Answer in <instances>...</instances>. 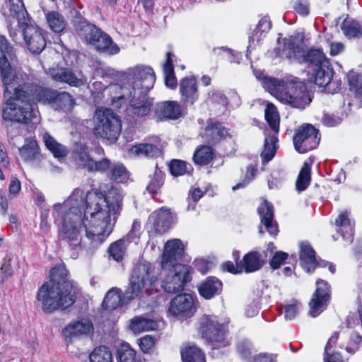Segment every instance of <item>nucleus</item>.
<instances>
[{"label": "nucleus", "mask_w": 362, "mask_h": 362, "mask_svg": "<svg viewBox=\"0 0 362 362\" xmlns=\"http://www.w3.org/2000/svg\"><path fill=\"white\" fill-rule=\"evenodd\" d=\"M222 289L221 282L215 277H209L198 286L199 294L206 299H210L219 294Z\"/></svg>", "instance_id": "nucleus-29"}, {"label": "nucleus", "mask_w": 362, "mask_h": 362, "mask_svg": "<svg viewBox=\"0 0 362 362\" xmlns=\"http://www.w3.org/2000/svg\"><path fill=\"white\" fill-rule=\"evenodd\" d=\"M130 153L133 155L146 158H157L162 153L159 148L150 144L135 145L131 148Z\"/></svg>", "instance_id": "nucleus-33"}, {"label": "nucleus", "mask_w": 362, "mask_h": 362, "mask_svg": "<svg viewBox=\"0 0 362 362\" xmlns=\"http://www.w3.org/2000/svg\"><path fill=\"white\" fill-rule=\"evenodd\" d=\"M140 235L141 223L138 221H134L130 231L124 238L126 241L136 243L139 239Z\"/></svg>", "instance_id": "nucleus-57"}, {"label": "nucleus", "mask_w": 362, "mask_h": 362, "mask_svg": "<svg viewBox=\"0 0 362 362\" xmlns=\"http://www.w3.org/2000/svg\"><path fill=\"white\" fill-rule=\"evenodd\" d=\"M157 327L158 324L156 321L142 317H136L132 319L130 325L131 329L134 333L155 330Z\"/></svg>", "instance_id": "nucleus-34"}, {"label": "nucleus", "mask_w": 362, "mask_h": 362, "mask_svg": "<svg viewBox=\"0 0 362 362\" xmlns=\"http://www.w3.org/2000/svg\"><path fill=\"white\" fill-rule=\"evenodd\" d=\"M170 56V52H168L166 54V62L163 65V73L166 86L175 88L177 86V81L174 75L173 66Z\"/></svg>", "instance_id": "nucleus-47"}, {"label": "nucleus", "mask_w": 362, "mask_h": 362, "mask_svg": "<svg viewBox=\"0 0 362 362\" xmlns=\"http://www.w3.org/2000/svg\"><path fill=\"white\" fill-rule=\"evenodd\" d=\"M181 356L183 362H205L204 354L195 346H187L182 348Z\"/></svg>", "instance_id": "nucleus-37"}, {"label": "nucleus", "mask_w": 362, "mask_h": 362, "mask_svg": "<svg viewBox=\"0 0 362 362\" xmlns=\"http://www.w3.org/2000/svg\"><path fill=\"white\" fill-rule=\"evenodd\" d=\"M252 351V344L247 339H241L237 344V351L243 358H247Z\"/></svg>", "instance_id": "nucleus-55"}, {"label": "nucleus", "mask_w": 362, "mask_h": 362, "mask_svg": "<svg viewBox=\"0 0 362 362\" xmlns=\"http://www.w3.org/2000/svg\"><path fill=\"white\" fill-rule=\"evenodd\" d=\"M42 139L46 147L53 153L54 157L59 158L65 157L67 155V148L62 144L58 143L48 133L43 134Z\"/></svg>", "instance_id": "nucleus-35"}, {"label": "nucleus", "mask_w": 362, "mask_h": 362, "mask_svg": "<svg viewBox=\"0 0 362 362\" xmlns=\"http://www.w3.org/2000/svg\"><path fill=\"white\" fill-rule=\"evenodd\" d=\"M12 47L8 45L4 37H0V71L2 81L5 86L4 98H9L3 107L4 119L18 122H37V111L34 108V103L29 90L30 86H21L23 74L10 67L6 59V54H10Z\"/></svg>", "instance_id": "nucleus-2"}, {"label": "nucleus", "mask_w": 362, "mask_h": 362, "mask_svg": "<svg viewBox=\"0 0 362 362\" xmlns=\"http://www.w3.org/2000/svg\"><path fill=\"white\" fill-rule=\"evenodd\" d=\"M129 300L125 297V293L122 298L119 288H112L107 293L103 302V306L105 309L113 310L119 305L127 303Z\"/></svg>", "instance_id": "nucleus-30"}, {"label": "nucleus", "mask_w": 362, "mask_h": 362, "mask_svg": "<svg viewBox=\"0 0 362 362\" xmlns=\"http://www.w3.org/2000/svg\"><path fill=\"white\" fill-rule=\"evenodd\" d=\"M83 206V192L75 189L70 197L64 202L55 204L53 209L57 215L55 216L56 222H61L59 229V237L66 242L70 247L76 249L82 245H89L93 248L90 242L82 240V232L85 230L84 217L80 208Z\"/></svg>", "instance_id": "nucleus-4"}, {"label": "nucleus", "mask_w": 362, "mask_h": 362, "mask_svg": "<svg viewBox=\"0 0 362 362\" xmlns=\"http://www.w3.org/2000/svg\"><path fill=\"white\" fill-rule=\"evenodd\" d=\"M214 157L212 148L208 146H202L197 149L193 156L196 164L203 165L208 164Z\"/></svg>", "instance_id": "nucleus-46"}, {"label": "nucleus", "mask_w": 362, "mask_h": 362, "mask_svg": "<svg viewBox=\"0 0 362 362\" xmlns=\"http://www.w3.org/2000/svg\"><path fill=\"white\" fill-rule=\"evenodd\" d=\"M117 362H142L141 359L136 356V351L128 344H122L117 349Z\"/></svg>", "instance_id": "nucleus-38"}, {"label": "nucleus", "mask_w": 362, "mask_h": 362, "mask_svg": "<svg viewBox=\"0 0 362 362\" xmlns=\"http://www.w3.org/2000/svg\"><path fill=\"white\" fill-rule=\"evenodd\" d=\"M335 224L338 227H342L346 230V235L342 232L343 238L349 243L353 240V228L350 223L349 214L346 211L341 213L335 221Z\"/></svg>", "instance_id": "nucleus-44"}, {"label": "nucleus", "mask_w": 362, "mask_h": 362, "mask_svg": "<svg viewBox=\"0 0 362 362\" xmlns=\"http://www.w3.org/2000/svg\"><path fill=\"white\" fill-rule=\"evenodd\" d=\"M330 54L332 56H336L342 53L344 50V45L340 42H334L330 43Z\"/></svg>", "instance_id": "nucleus-64"}, {"label": "nucleus", "mask_w": 362, "mask_h": 362, "mask_svg": "<svg viewBox=\"0 0 362 362\" xmlns=\"http://www.w3.org/2000/svg\"><path fill=\"white\" fill-rule=\"evenodd\" d=\"M149 178L150 180L146 187V190L151 194H157L163 184L164 173L156 165L153 174L151 175Z\"/></svg>", "instance_id": "nucleus-45"}, {"label": "nucleus", "mask_w": 362, "mask_h": 362, "mask_svg": "<svg viewBox=\"0 0 362 362\" xmlns=\"http://www.w3.org/2000/svg\"><path fill=\"white\" fill-rule=\"evenodd\" d=\"M110 177L113 180L123 182L128 178V173L122 164H115L110 171Z\"/></svg>", "instance_id": "nucleus-53"}, {"label": "nucleus", "mask_w": 362, "mask_h": 362, "mask_svg": "<svg viewBox=\"0 0 362 362\" xmlns=\"http://www.w3.org/2000/svg\"><path fill=\"white\" fill-rule=\"evenodd\" d=\"M21 158L25 162H32L40 158L39 147L35 140L26 139L25 144L20 148Z\"/></svg>", "instance_id": "nucleus-32"}, {"label": "nucleus", "mask_w": 362, "mask_h": 362, "mask_svg": "<svg viewBox=\"0 0 362 362\" xmlns=\"http://www.w3.org/2000/svg\"><path fill=\"white\" fill-rule=\"evenodd\" d=\"M125 75L127 82L123 86L115 85L110 88L112 90L121 92V94L112 96V102L129 100V112L139 117L147 115L152 105L147 93L153 87L156 81L153 70L146 66H135L128 69Z\"/></svg>", "instance_id": "nucleus-3"}, {"label": "nucleus", "mask_w": 362, "mask_h": 362, "mask_svg": "<svg viewBox=\"0 0 362 362\" xmlns=\"http://www.w3.org/2000/svg\"><path fill=\"white\" fill-rule=\"evenodd\" d=\"M8 27L12 26V19L22 29L24 40L28 49L33 54L40 53L46 47L44 31L33 24L22 0H8Z\"/></svg>", "instance_id": "nucleus-7"}, {"label": "nucleus", "mask_w": 362, "mask_h": 362, "mask_svg": "<svg viewBox=\"0 0 362 362\" xmlns=\"http://www.w3.org/2000/svg\"><path fill=\"white\" fill-rule=\"evenodd\" d=\"M21 189L20 181L16 177H12L8 187L9 197H15L19 193Z\"/></svg>", "instance_id": "nucleus-62"}, {"label": "nucleus", "mask_w": 362, "mask_h": 362, "mask_svg": "<svg viewBox=\"0 0 362 362\" xmlns=\"http://www.w3.org/2000/svg\"><path fill=\"white\" fill-rule=\"evenodd\" d=\"M168 312L176 317H187L194 312V299L189 294L177 295L170 303Z\"/></svg>", "instance_id": "nucleus-19"}, {"label": "nucleus", "mask_w": 362, "mask_h": 362, "mask_svg": "<svg viewBox=\"0 0 362 362\" xmlns=\"http://www.w3.org/2000/svg\"><path fill=\"white\" fill-rule=\"evenodd\" d=\"M242 262L243 271L247 273L259 270L264 264L262 256L257 252H251L244 256Z\"/></svg>", "instance_id": "nucleus-31"}, {"label": "nucleus", "mask_w": 362, "mask_h": 362, "mask_svg": "<svg viewBox=\"0 0 362 362\" xmlns=\"http://www.w3.org/2000/svg\"><path fill=\"white\" fill-rule=\"evenodd\" d=\"M347 81L349 89L353 92L362 83V76L354 71H350L347 74Z\"/></svg>", "instance_id": "nucleus-56"}, {"label": "nucleus", "mask_w": 362, "mask_h": 362, "mask_svg": "<svg viewBox=\"0 0 362 362\" xmlns=\"http://www.w3.org/2000/svg\"><path fill=\"white\" fill-rule=\"evenodd\" d=\"M264 116L270 128L276 134L279 129V115L274 104L271 103H267Z\"/></svg>", "instance_id": "nucleus-39"}, {"label": "nucleus", "mask_w": 362, "mask_h": 362, "mask_svg": "<svg viewBox=\"0 0 362 362\" xmlns=\"http://www.w3.org/2000/svg\"><path fill=\"white\" fill-rule=\"evenodd\" d=\"M46 20L50 29L54 33H61L66 27V21L62 14L57 11H49L46 14Z\"/></svg>", "instance_id": "nucleus-36"}, {"label": "nucleus", "mask_w": 362, "mask_h": 362, "mask_svg": "<svg viewBox=\"0 0 362 362\" xmlns=\"http://www.w3.org/2000/svg\"><path fill=\"white\" fill-rule=\"evenodd\" d=\"M318 131L310 124L301 126L296 132L293 137L295 149L303 153L315 148L320 142Z\"/></svg>", "instance_id": "nucleus-15"}, {"label": "nucleus", "mask_w": 362, "mask_h": 362, "mask_svg": "<svg viewBox=\"0 0 362 362\" xmlns=\"http://www.w3.org/2000/svg\"><path fill=\"white\" fill-rule=\"evenodd\" d=\"M184 253V245L179 239L167 241L162 255L161 268L180 264L177 262Z\"/></svg>", "instance_id": "nucleus-20"}, {"label": "nucleus", "mask_w": 362, "mask_h": 362, "mask_svg": "<svg viewBox=\"0 0 362 362\" xmlns=\"http://www.w3.org/2000/svg\"><path fill=\"white\" fill-rule=\"evenodd\" d=\"M277 139L275 136H267L264 141V150L261 153L263 162L271 160L276 153V143Z\"/></svg>", "instance_id": "nucleus-49"}, {"label": "nucleus", "mask_w": 362, "mask_h": 362, "mask_svg": "<svg viewBox=\"0 0 362 362\" xmlns=\"http://www.w3.org/2000/svg\"><path fill=\"white\" fill-rule=\"evenodd\" d=\"M156 117L159 119H177L182 115L180 105L175 101H165L156 104Z\"/></svg>", "instance_id": "nucleus-23"}, {"label": "nucleus", "mask_w": 362, "mask_h": 362, "mask_svg": "<svg viewBox=\"0 0 362 362\" xmlns=\"http://www.w3.org/2000/svg\"><path fill=\"white\" fill-rule=\"evenodd\" d=\"M343 120V117L335 116L328 113H325L322 117V123L327 127H334L338 125Z\"/></svg>", "instance_id": "nucleus-58"}, {"label": "nucleus", "mask_w": 362, "mask_h": 362, "mask_svg": "<svg viewBox=\"0 0 362 362\" xmlns=\"http://www.w3.org/2000/svg\"><path fill=\"white\" fill-rule=\"evenodd\" d=\"M341 340V347L344 348L349 354H353L358 351L362 337L356 333H353L349 336H343Z\"/></svg>", "instance_id": "nucleus-43"}, {"label": "nucleus", "mask_w": 362, "mask_h": 362, "mask_svg": "<svg viewBox=\"0 0 362 362\" xmlns=\"http://www.w3.org/2000/svg\"><path fill=\"white\" fill-rule=\"evenodd\" d=\"M341 28L344 35L349 38L362 36V25L355 21L345 19L341 23Z\"/></svg>", "instance_id": "nucleus-40"}, {"label": "nucleus", "mask_w": 362, "mask_h": 362, "mask_svg": "<svg viewBox=\"0 0 362 362\" xmlns=\"http://www.w3.org/2000/svg\"><path fill=\"white\" fill-rule=\"evenodd\" d=\"M93 132L110 144L117 141L122 132L120 118L111 109L97 108L93 117Z\"/></svg>", "instance_id": "nucleus-8"}, {"label": "nucleus", "mask_w": 362, "mask_h": 362, "mask_svg": "<svg viewBox=\"0 0 362 362\" xmlns=\"http://www.w3.org/2000/svg\"><path fill=\"white\" fill-rule=\"evenodd\" d=\"M258 212L261 218V223L264 225L268 233L272 237H276L279 233L278 225L274 221V211L272 205L267 201H264L258 208Z\"/></svg>", "instance_id": "nucleus-22"}, {"label": "nucleus", "mask_w": 362, "mask_h": 362, "mask_svg": "<svg viewBox=\"0 0 362 362\" xmlns=\"http://www.w3.org/2000/svg\"><path fill=\"white\" fill-rule=\"evenodd\" d=\"M90 362H112V356L106 346H99L93 349L89 355Z\"/></svg>", "instance_id": "nucleus-48"}, {"label": "nucleus", "mask_w": 362, "mask_h": 362, "mask_svg": "<svg viewBox=\"0 0 362 362\" xmlns=\"http://www.w3.org/2000/svg\"><path fill=\"white\" fill-rule=\"evenodd\" d=\"M298 310V304L294 303L288 305L285 308V318L287 320H293Z\"/></svg>", "instance_id": "nucleus-63"}, {"label": "nucleus", "mask_w": 362, "mask_h": 362, "mask_svg": "<svg viewBox=\"0 0 362 362\" xmlns=\"http://www.w3.org/2000/svg\"><path fill=\"white\" fill-rule=\"evenodd\" d=\"M330 298V287L328 284L322 279L316 281V290L309 303V314L313 317H316L327 308Z\"/></svg>", "instance_id": "nucleus-17"}, {"label": "nucleus", "mask_w": 362, "mask_h": 362, "mask_svg": "<svg viewBox=\"0 0 362 362\" xmlns=\"http://www.w3.org/2000/svg\"><path fill=\"white\" fill-rule=\"evenodd\" d=\"M154 344V338L151 336H146L141 339L139 346L144 352H148Z\"/></svg>", "instance_id": "nucleus-61"}, {"label": "nucleus", "mask_w": 362, "mask_h": 362, "mask_svg": "<svg viewBox=\"0 0 362 362\" xmlns=\"http://www.w3.org/2000/svg\"><path fill=\"white\" fill-rule=\"evenodd\" d=\"M222 269L234 274L241 273L243 272L242 262H236V266L232 262H228L222 264Z\"/></svg>", "instance_id": "nucleus-60"}, {"label": "nucleus", "mask_w": 362, "mask_h": 362, "mask_svg": "<svg viewBox=\"0 0 362 362\" xmlns=\"http://www.w3.org/2000/svg\"><path fill=\"white\" fill-rule=\"evenodd\" d=\"M10 161L5 146L0 144V179L4 180V173L8 170Z\"/></svg>", "instance_id": "nucleus-54"}, {"label": "nucleus", "mask_w": 362, "mask_h": 362, "mask_svg": "<svg viewBox=\"0 0 362 362\" xmlns=\"http://www.w3.org/2000/svg\"><path fill=\"white\" fill-rule=\"evenodd\" d=\"M286 57L290 59L296 60L299 63H308L311 69L329 62L322 50L310 49L305 52L302 45L294 40H290L286 49Z\"/></svg>", "instance_id": "nucleus-14"}, {"label": "nucleus", "mask_w": 362, "mask_h": 362, "mask_svg": "<svg viewBox=\"0 0 362 362\" xmlns=\"http://www.w3.org/2000/svg\"><path fill=\"white\" fill-rule=\"evenodd\" d=\"M156 281L157 277L151 264L146 261H140L132 269L125 297L132 300L142 292H150Z\"/></svg>", "instance_id": "nucleus-10"}, {"label": "nucleus", "mask_w": 362, "mask_h": 362, "mask_svg": "<svg viewBox=\"0 0 362 362\" xmlns=\"http://www.w3.org/2000/svg\"><path fill=\"white\" fill-rule=\"evenodd\" d=\"M200 331L202 337L211 344L212 349H220L228 346L226 329L214 315H204L201 318Z\"/></svg>", "instance_id": "nucleus-11"}, {"label": "nucleus", "mask_w": 362, "mask_h": 362, "mask_svg": "<svg viewBox=\"0 0 362 362\" xmlns=\"http://www.w3.org/2000/svg\"><path fill=\"white\" fill-rule=\"evenodd\" d=\"M90 149L86 145H77L74 151L76 163L88 171H104L110 168V162L107 158L95 161L90 156Z\"/></svg>", "instance_id": "nucleus-16"}, {"label": "nucleus", "mask_w": 362, "mask_h": 362, "mask_svg": "<svg viewBox=\"0 0 362 362\" xmlns=\"http://www.w3.org/2000/svg\"><path fill=\"white\" fill-rule=\"evenodd\" d=\"M67 276L68 272L62 265L51 270L49 281L40 287L37 295L44 312L65 310L74 303L75 298L71 294L72 284Z\"/></svg>", "instance_id": "nucleus-5"}, {"label": "nucleus", "mask_w": 362, "mask_h": 362, "mask_svg": "<svg viewBox=\"0 0 362 362\" xmlns=\"http://www.w3.org/2000/svg\"><path fill=\"white\" fill-rule=\"evenodd\" d=\"M191 165L180 160L171 161L169 168L171 174L175 177L183 175L190 170Z\"/></svg>", "instance_id": "nucleus-51"}, {"label": "nucleus", "mask_w": 362, "mask_h": 362, "mask_svg": "<svg viewBox=\"0 0 362 362\" xmlns=\"http://www.w3.org/2000/svg\"><path fill=\"white\" fill-rule=\"evenodd\" d=\"M310 170V163L305 161L303 163L296 180V186L298 191H304L310 185L311 178Z\"/></svg>", "instance_id": "nucleus-42"}, {"label": "nucleus", "mask_w": 362, "mask_h": 362, "mask_svg": "<svg viewBox=\"0 0 362 362\" xmlns=\"http://www.w3.org/2000/svg\"><path fill=\"white\" fill-rule=\"evenodd\" d=\"M228 134L227 129L218 122H209L203 137L210 144H216L225 138Z\"/></svg>", "instance_id": "nucleus-27"}, {"label": "nucleus", "mask_w": 362, "mask_h": 362, "mask_svg": "<svg viewBox=\"0 0 362 362\" xmlns=\"http://www.w3.org/2000/svg\"><path fill=\"white\" fill-rule=\"evenodd\" d=\"M33 100L43 103H49L56 109L69 110L74 104L73 96L67 92H58L56 90L43 88L36 85H30L29 88Z\"/></svg>", "instance_id": "nucleus-13"}, {"label": "nucleus", "mask_w": 362, "mask_h": 362, "mask_svg": "<svg viewBox=\"0 0 362 362\" xmlns=\"http://www.w3.org/2000/svg\"><path fill=\"white\" fill-rule=\"evenodd\" d=\"M93 332V325L87 319L73 321L69 323L63 329L65 340L71 343L76 338L87 336Z\"/></svg>", "instance_id": "nucleus-21"}, {"label": "nucleus", "mask_w": 362, "mask_h": 362, "mask_svg": "<svg viewBox=\"0 0 362 362\" xmlns=\"http://www.w3.org/2000/svg\"><path fill=\"white\" fill-rule=\"evenodd\" d=\"M49 74L56 82L64 83L73 87H81L87 83V78L81 71L75 72L67 67H53L49 69Z\"/></svg>", "instance_id": "nucleus-18"}, {"label": "nucleus", "mask_w": 362, "mask_h": 362, "mask_svg": "<svg viewBox=\"0 0 362 362\" xmlns=\"http://www.w3.org/2000/svg\"><path fill=\"white\" fill-rule=\"evenodd\" d=\"M172 216L168 209H160L151 214L148 221L158 233H164L167 232L171 223Z\"/></svg>", "instance_id": "nucleus-24"}, {"label": "nucleus", "mask_w": 362, "mask_h": 362, "mask_svg": "<svg viewBox=\"0 0 362 362\" xmlns=\"http://www.w3.org/2000/svg\"><path fill=\"white\" fill-rule=\"evenodd\" d=\"M75 26L78 35L98 52L109 55H114L119 52V47L113 42L111 37L95 25L81 19Z\"/></svg>", "instance_id": "nucleus-9"}, {"label": "nucleus", "mask_w": 362, "mask_h": 362, "mask_svg": "<svg viewBox=\"0 0 362 362\" xmlns=\"http://www.w3.org/2000/svg\"><path fill=\"white\" fill-rule=\"evenodd\" d=\"M180 92L184 102L193 104L198 99L197 84L195 78L185 77L180 80Z\"/></svg>", "instance_id": "nucleus-26"}, {"label": "nucleus", "mask_w": 362, "mask_h": 362, "mask_svg": "<svg viewBox=\"0 0 362 362\" xmlns=\"http://www.w3.org/2000/svg\"><path fill=\"white\" fill-rule=\"evenodd\" d=\"M125 242V238H122L113 243L109 247L110 255L117 262L122 261L124 257L127 248Z\"/></svg>", "instance_id": "nucleus-50"}, {"label": "nucleus", "mask_w": 362, "mask_h": 362, "mask_svg": "<svg viewBox=\"0 0 362 362\" xmlns=\"http://www.w3.org/2000/svg\"><path fill=\"white\" fill-rule=\"evenodd\" d=\"M162 269L161 286L167 293H177L183 290L185 284L191 280L189 266L177 264Z\"/></svg>", "instance_id": "nucleus-12"}, {"label": "nucleus", "mask_w": 362, "mask_h": 362, "mask_svg": "<svg viewBox=\"0 0 362 362\" xmlns=\"http://www.w3.org/2000/svg\"><path fill=\"white\" fill-rule=\"evenodd\" d=\"M338 339V335L337 334H334L328 340L327 345L325 346V362H343L341 356L339 353H334L330 354L329 350L332 347V346L336 343L337 339Z\"/></svg>", "instance_id": "nucleus-52"}, {"label": "nucleus", "mask_w": 362, "mask_h": 362, "mask_svg": "<svg viewBox=\"0 0 362 362\" xmlns=\"http://www.w3.org/2000/svg\"><path fill=\"white\" fill-rule=\"evenodd\" d=\"M261 80V76H256ZM264 88L284 105L293 108L304 109L312 99L305 83L293 76L279 79L264 76Z\"/></svg>", "instance_id": "nucleus-6"}, {"label": "nucleus", "mask_w": 362, "mask_h": 362, "mask_svg": "<svg viewBox=\"0 0 362 362\" xmlns=\"http://www.w3.org/2000/svg\"><path fill=\"white\" fill-rule=\"evenodd\" d=\"M271 29V22L267 18H262L249 37L250 43L258 42Z\"/></svg>", "instance_id": "nucleus-41"}, {"label": "nucleus", "mask_w": 362, "mask_h": 362, "mask_svg": "<svg viewBox=\"0 0 362 362\" xmlns=\"http://www.w3.org/2000/svg\"><path fill=\"white\" fill-rule=\"evenodd\" d=\"M314 83L320 87H325L329 84L333 76V70L329 62L312 69Z\"/></svg>", "instance_id": "nucleus-28"}, {"label": "nucleus", "mask_w": 362, "mask_h": 362, "mask_svg": "<svg viewBox=\"0 0 362 362\" xmlns=\"http://www.w3.org/2000/svg\"><path fill=\"white\" fill-rule=\"evenodd\" d=\"M288 254L284 252H277L272 257L270 265L274 269H278L287 259Z\"/></svg>", "instance_id": "nucleus-59"}, {"label": "nucleus", "mask_w": 362, "mask_h": 362, "mask_svg": "<svg viewBox=\"0 0 362 362\" xmlns=\"http://www.w3.org/2000/svg\"><path fill=\"white\" fill-rule=\"evenodd\" d=\"M123 197L119 188L108 184L100 185L99 192L86 193L80 209L82 211L86 206L83 214L86 237L92 247H98L112 233L122 210Z\"/></svg>", "instance_id": "nucleus-1"}, {"label": "nucleus", "mask_w": 362, "mask_h": 362, "mask_svg": "<svg viewBox=\"0 0 362 362\" xmlns=\"http://www.w3.org/2000/svg\"><path fill=\"white\" fill-rule=\"evenodd\" d=\"M300 260L303 268L308 273L315 270L317 263L315 258V252L311 245L308 242H300Z\"/></svg>", "instance_id": "nucleus-25"}]
</instances>
